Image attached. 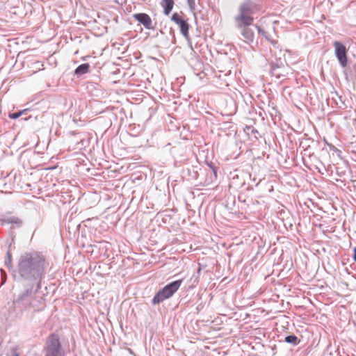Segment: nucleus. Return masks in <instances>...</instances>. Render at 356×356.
Instances as JSON below:
<instances>
[{
    "label": "nucleus",
    "mask_w": 356,
    "mask_h": 356,
    "mask_svg": "<svg viewBox=\"0 0 356 356\" xmlns=\"http://www.w3.org/2000/svg\"><path fill=\"white\" fill-rule=\"evenodd\" d=\"M46 268V260L42 255L38 252H25L18 259L14 279L22 284H41Z\"/></svg>",
    "instance_id": "obj_1"
},
{
    "label": "nucleus",
    "mask_w": 356,
    "mask_h": 356,
    "mask_svg": "<svg viewBox=\"0 0 356 356\" xmlns=\"http://www.w3.org/2000/svg\"><path fill=\"white\" fill-rule=\"evenodd\" d=\"M260 6L256 2L247 0L242 3L238 9V13L234 17L235 26L239 30L243 40L250 44L254 41L253 15L258 12Z\"/></svg>",
    "instance_id": "obj_2"
},
{
    "label": "nucleus",
    "mask_w": 356,
    "mask_h": 356,
    "mask_svg": "<svg viewBox=\"0 0 356 356\" xmlns=\"http://www.w3.org/2000/svg\"><path fill=\"white\" fill-rule=\"evenodd\" d=\"M24 286L17 295V299L26 310L33 309L34 312L42 310L45 307L44 298L38 295V290L41 287L40 284H22Z\"/></svg>",
    "instance_id": "obj_3"
},
{
    "label": "nucleus",
    "mask_w": 356,
    "mask_h": 356,
    "mask_svg": "<svg viewBox=\"0 0 356 356\" xmlns=\"http://www.w3.org/2000/svg\"><path fill=\"white\" fill-rule=\"evenodd\" d=\"M182 280H177L166 284L154 296L152 303L157 305L172 297L181 285Z\"/></svg>",
    "instance_id": "obj_4"
},
{
    "label": "nucleus",
    "mask_w": 356,
    "mask_h": 356,
    "mask_svg": "<svg viewBox=\"0 0 356 356\" xmlns=\"http://www.w3.org/2000/svg\"><path fill=\"white\" fill-rule=\"evenodd\" d=\"M63 355L64 352L62 349L58 335L56 334H51L47 341L45 356Z\"/></svg>",
    "instance_id": "obj_5"
},
{
    "label": "nucleus",
    "mask_w": 356,
    "mask_h": 356,
    "mask_svg": "<svg viewBox=\"0 0 356 356\" xmlns=\"http://www.w3.org/2000/svg\"><path fill=\"white\" fill-rule=\"evenodd\" d=\"M26 311L20 302L16 298H14L12 306L9 307L8 314H6L7 319L13 321L17 318H20L23 313Z\"/></svg>",
    "instance_id": "obj_6"
},
{
    "label": "nucleus",
    "mask_w": 356,
    "mask_h": 356,
    "mask_svg": "<svg viewBox=\"0 0 356 356\" xmlns=\"http://www.w3.org/2000/svg\"><path fill=\"white\" fill-rule=\"evenodd\" d=\"M335 55L339 60L340 65L342 67H345L347 66L348 60H347V49L344 44L339 41H335L333 44Z\"/></svg>",
    "instance_id": "obj_7"
},
{
    "label": "nucleus",
    "mask_w": 356,
    "mask_h": 356,
    "mask_svg": "<svg viewBox=\"0 0 356 356\" xmlns=\"http://www.w3.org/2000/svg\"><path fill=\"white\" fill-rule=\"evenodd\" d=\"M133 17L140 24H143L147 29H154L152 26V20L151 17L146 13H136L133 15Z\"/></svg>",
    "instance_id": "obj_8"
},
{
    "label": "nucleus",
    "mask_w": 356,
    "mask_h": 356,
    "mask_svg": "<svg viewBox=\"0 0 356 356\" xmlns=\"http://www.w3.org/2000/svg\"><path fill=\"white\" fill-rule=\"evenodd\" d=\"M161 5L163 8L164 14L168 15L173 8L174 0H162Z\"/></svg>",
    "instance_id": "obj_9"
},
{
    "label": "nucleus",
    "mask_w": 356,
    "mask_h": 356,
    "mask_svg": "<svg viewBox=\"0 0 356 356\" xmlns=\"http://www.w3.org/2000/svg\"><path fill=\"white\" fill-rule=\"evenodd\" d=\"M90 65L88 63H83L79 65L74 70V75L80 76L89 72Z\"/></svg>",
    "instance_id": "obj_10"
},
{
    "label": "nucleus",
    "mask_w": 356,
    "mask_h": 356,
    "mask_svg": "<svg viewBox=\"0 0 356 356\" xmlns=\"http://www.w3.org/2000/svg\"><path fill=\"white\" fill-rule=\"evenodd\" d=\"M179 26L180 28V32L181 33L184 35V37L188 40L189 41L190 40V38H189V33H188V30H189V24L187 23V22L186 20H184L181 24H179Z\"/></svg>",
    "instance_id": "obj_11"
},
{
    "label": "nucleus",
    "mask_w": 356,
    "mask_h": 356,
    "mask_svg": "<svg viewBox=\"0 0 356 356\" xmlns=\"http://www.w3.org/2000/svg\"><path fill=\"white\" fill-rule=\"evenodd\" d=\"M284 341L293 346L298 345L300 342V340L295 334H291L285 337Z\"/></svg>",
    "instance_id": "obj_12"
},
{
    "label": "nucleus",
    "mask_w": 356,
    "mask_h": 356,
    "mask_svg": "<svg viewBox=\"0 0 356 356\" xmlns=\"http://www.w3.org/2000/svg\"><path fill=\"white\" fill-rule=\"evenodd\" d=\"M5 222L7 223L15 224L18 227L22 225V220L15 216L8 217L5 219Z\"/></svg>",
    "instance_id": "obj_13"
},
{
    "label": "nucleus",
    "mask_w": 356,
    "mask_h": 356,
    "mask_svg": "<svg viewBox=\"0 0 356 356\" xmlns=\"http://www.w3.org/2000/svg\"><path fill=\"white\" fill-rule=\"evenodd\" d=\"M279 66L277 65H272L270 67V72L273 76H275L277 79L281 77V74L278 72Z\"/></svg>",
    "instance_id": "obj_14"
},
{
    "label": "nucleus",
    "mask_w": 356,
    "mask_h": 356,
    "mask_svg": "<svg viewBox=\"0 0 356 356\" xmlns=\"http://www.w3.org/2000/svg\"><path fill=\"white\" fill-rule=\"evenodd\" d=\"M255 28L257 29L258 31V33L259 35H261L262 36H264L267 40H268L269 42H270L271 43L273 44H275L276 42H274L273 40H270L268 35V33H266V31L261 28L260 26H255Z\"/></svg>",
    "instance_id": "obj_15"
},
{
    "label": "nucleus",
    "mask_w": 356,
    "mask_h": 356,
    "mask_svg": "<svg viewBox=\"0 0 356 356\" xmlns=\"http://www.w3.org/2000/svg\"><path fill=\"white\" fill-rule=\"evenodd\" d=\"M5 265L9 269H12L13 268V265H12V254H11V252L9 250H8L7 252H6V259H5Z\"/></svg>",
    "instance_id": "obj_16"
},
{
    "label": "nucleus",
    "mask_w": 356,
    "mask_h": 356,
    "mask_svg": "<svg viewBox=\"0 0 356 356\" xmlns=\"http://www.w3.org/2000/svg\"><path fill=\"white\" fill-rule=\"evenodd\" d=\"M171 20L179 25V24H181L184 19H183L177 13H175L171 17Z\"/></svg>",
    "instance_id": "obj_17"
},
{
    "label": "nucleus",
    "mask_w": 356,
    "mask_h": 356,
    "mask_svg": "<svg viewBox=\"0 0 356 356\" xmlns=\"http://www.w3.org/2000/svg\"><path fill=\"white\" fill-rule=\"evenodd\" d=\"M26 111V110L25 109L22 111L10 113L9 118L11 119H13V120L17 119V118H19L22 114H24Z\"/></svg>",
    "instance_id": "obj_18"
},
{
    "label": "nucleus",
    "mask_w": 356,
    "mask_h": 356,
    "mask_svg": "<svg viewBox=\"0 0 356 356\" xmlns=\"http://www.w3.org/2000/svg\"><path fill=\"white\" fill-rule=\"evenodd\" d=\"M211 170L210 172V173H211L210 179H211V181H212L213 179H216V178H217V168L213 166H211Z\"/></svg>",
    "instance_id": "obj_19"
},
{
    "label": "nucleus",
    "mask_w": 356,
    "mask_h": 356,
    "mask_svg": "<svg viewBox=\"0 0 356 356\" xmlns=\"http://www.w3.org/2000/svg\"><path fill=\"white\" fill-rule=\"evenodd\" d=\"M188 5L191 10L195 9V0H187Z\"/></svg>",
    "instance_id": "obj_20"
},
{
    "label": "nucleus",
    "mask_w": 356,
    "mask_h": 356,
    "mask_svg": "<svg viewBox=\"0 0 356 356\" xmlns=\"http://www.w3.org/2000/svg\"><path fill=\"white\" fill-rule=\"evenodd\" d=\"M353 259L356 261V247L354 248V254H353Z\"/></svg>",
    "instance_id": "obj_21"
},
{
    "label": "nucleus",
    "mask_w": 356,
    "mask_h": 356,
    "mask_svg": "<svg viewBox=\"0 0 356 356\" xmlns=\"http://www.w3.org/2000/svg\"><path fill=\"white\" fill-rule=\"evenodd\" d=\"M12 356H19V354L17 353L16 351H14Z\"/></svg>",
    "instance_id": "obj_22"
}]
</instances>
